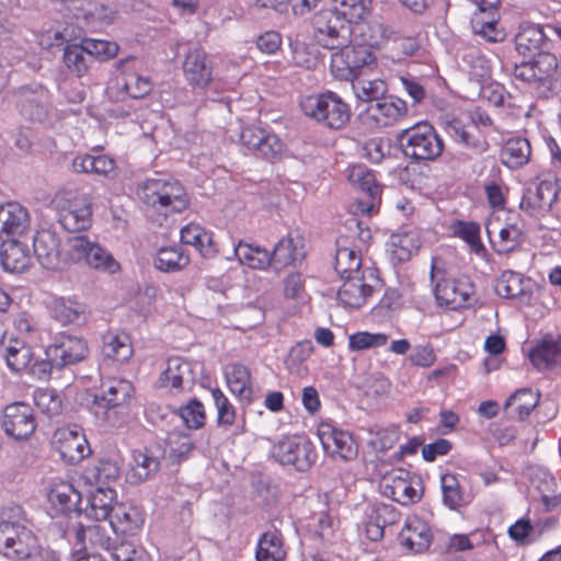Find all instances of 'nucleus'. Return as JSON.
<instances>
[{
    "instance_id": "603ef678",
    "label": "nucleus",
    "mask_w": 561,
    "mask_h": 561,
    "mask_svg": "<svg viewBox=\"0 0 561 561\" xmlns=\"http://www.w3.org/2000/svg\"><path fill=\"white\" fill-rule=\"evenodd\" d=\"M367 443L377 451H385L392 448L399 440V428L394 425L381 427L374 425L367 428Z\"/></svg>"
},
{
    "instance_id": "5fc2aeb1",
    "label": "nucleus",
    "mask_w": 561,
    "mask_h": 561,
    "mask_svg": "<svg viewBox=\"0 0 561 561\" xmlns=\"http://www.w3.org/2000/svg\"><path fill=\"white\" fill-rule=\"evenodd\" d=\"M20 111L26 118L39 123L46 122L49 115V106L44 93L23 96L20 102Z\"/></svg>"
},
{
    "instance_id": "bf43d9fd",
    "label": "nucleus",
    "mask_w": 561,
    "mask_h": 561,
    "mask_svg": "<svg viewBox=\"0 0 561 561\" xmlns=\"http://www.w3.org/2000/svg\"><path fill=\"white\" fill-rule=\"evenodd\" d=\"M313 352V344L311 341L306 340L298 342L294 345L285 360L287 369L295 375H301L306 373L305 362L311 356Z\"/></svg>"
},
{
    "instance_id": "f03ea898",
    "label": "nucleus",
    "mask_w": 561,
    "mask_h": 561,
    "mask_svg": "<svg viewBox=\"0 0 561 561\" xmlns=\"http://www.w3.org/2000/svg\"><path fill=\"white\" fill-rule=\"evenodd\" d=\"M431 282L437 304L449 309L465 307L474 293V286L469 278L449 277L445 261L438 256L432 260Z\"/></svg>"
},
{
    "instance_id": "b1692460",
    "label": "nucleus",
    "mask_w": 561,
    "mask_h": 561,
    "mask_svg": "<svg viewBox=\"0 0 561 561\" xmlns=\"http://www.w3.org/2000/svg\"><path fill=\"white\" fill-rule=\"evenodd\" d=\"M30 228V215L25 207L16 202L0 205V239L21 237Z\"/></svg>"
},
{
    "instance_id": "aec40b11",
    "label": "nucleus",
    "mask_w": 561,
    "mask_h": 561,
    "mask_svg": "<svg viewBox=\"0 0 561 561\" xmlns=\"http://www.w3.org/2000/svg\"><path fill=\"white\" fill-rule=\"evenodd\" d=\"M558 196L557 184L551 180H543L529 186L520 201V208L530 215L547 211L551 208Z\"/></svg>"
},
{
    "instance_id": "09e8293b",
    "label": "nucleus",
    "mask_w": 561,
    "mask_h": 561,
    "mask_svg": "<svg viewBox=\"0 0 561 561\" xmlns=\"http://www.w3.org/2000/svg\"><path fill=\"white\" fill-rule=\"evenodd\" d=\"M396 512L393 508L386 504H379L373 510L375 520H369L366 524V536L373 541H377L383 537L385 527L396 522Z\"/></svg>"
},
{
    "instance_id": "2f4dec72",
    "label": "nucleus",
    "mask_w": 561,
    "mask_h": 561,
    "mask_svg": "<svg viewBox=\"0 0 561 561\" xmlns=\"http://www.w3.org/2000/svg\"><path fill=\"white\" fill-rule=\"evenodd\" d=\"M534 57V64L539 77L538 95L548 98L557 84L559 59L556 55L548 51H539Z\"/></svg>"
},
{
    "instance_id": "79ce46f5",
    "label": "nucleus",
    "mask_w": 561,
    "mask_h": 561,
    "mask_svg": "<svg viewBox=\"0 0 561 561\" xmlns=\"http://www.w3.org/2000/svg\"><path fill=\"white\" fill-rule=\"evenodd\" d=\"M545 42V34L540 26L534 24H523L515 36V47L518 54L523 56H535L541 51Z\"/></svg>"
},
{
    "instance_id": "c85d7f7f",
    "label": "nucleus",
    "mask_w": 561,
    "mask_h": 561,
    "mask_svg": "<svg viewBox=\"0 0 561 561\" xmlns=\"http://www.w3.org/2000/svg\"><path fill=\"white\" fill-rule=\"evenodd\" d=\"M399 540L408 550L422 552L430 547L432 533L424 520L419 517H410L399 534Z\"/></svg>"
},
{
    "instance_id": "423d86ee",
    "label": "nucleus",
    "mask_w": 561,
    "mask_h": 561,
    "mask_svg": "<svg viewBox=\"0 0 561 561\" xmlns=\"http://www.w3.org/2000/svg\"><path fill=\"white\" fill-rule=\"evenodd\" d=\"M403 152L414 160H435L444 150V141L426 122L402 130L399 136Z\"/></svg>"
},
{
    "instance_id": "864d4df0",
    "label": "nucleus",
    "mask_w": 561,
    "mask_h": 561,
    "mask_svg": "<svg viewBox=\"0 0 561 561\" xmlns=\"http://www.w3.org/2000/svg\"><path fill=\"white\" fill-rule=\"evenodd\" d=\"M332 7L350 22L358 23L369 14L371 0H332Z\"/></svg>"
},
{
    "instance_id": "c03bdc74",
    "label": "nucleus",
    "mask_w": 561,
    "mask_h": 561,
    "mask_svg": "<svg viewBox=\"0 0 561 561\" xmlns=\"http://www.w3.org/2000/svg\"><path fill=\"white\" fill-rule=\"evenodd\" d=\"M420 239L414 231L398 232L391 234L388 249L393 260L405 262L417 252Z\"/></svg>"
},
{
    "instance_id": "c9c22d12",
    "label": "nucleus",
    "mask_w": 561,
    "mask_h": 561,
    "mask_svg": "<svg viewBox=\"0 0 561 561\" xmlns=\"http://www.w3.org/2000/svg\"><path fill=\"white\" fill-rule=\"evenodd\" d=\"M445 129L456 142L469 149L473 154H482L489 149V142L483 135L467 128L459 121L447 122Z\"/></svg>"
},
{
    "instance_id": "473e14b6",
    "label": "nucleus",
    "mask_w": 561,
    "mask_h": 561,
    "mask_svg": "<svg viewBox=\"0 0 561 561\" xmlns=\"http://www.w3.org/2000/svg\"><path fill=\"white\" fill-rule=\"evenodd\" d=\"M159 459L147 448L135 449L126 478L130 483L138 484L150 479L159 469Z\"/></svg>"
},
{
    "instance_id": "6e6552de",
    "label": "nucleus",
    "mask_w": 561,
    "mask_h": 561,
    "mask_svg": "<svg viewBox=\"0 0 561 561\" xmlns=\"http://www.w3.org/2000/svg\"><path fill=\"white\" fill-rule=\"evenodd\" d=\"M273 457L282 465H291L305 471L317 460V451L312 443L300 436H286L274 444Z\"/></svg>"
},
{
    "instance_id": "774afa93",
    "label": "nucleus",
    "mask_w": 561,
    "mask_h": 561,
    "mask_svg": "<svg viewBox=\"0 0 561 561\" xmlns=\"http://www.w3.org/2000/svg\"><path fill=\"white\" fill-rule=\"evenodd\" d=\"M116 12L102 3H92L84 12L83 19L88 26L99 28L113 23Z\"/></svg>"
},
{
    "instance_id": "58836bf2",
    "label": "nucleus",
    "mask_w": 561,
    "mask_h": 561,
    "mask_svg": "<svg viewBox=\"0 0 561 561\" xmlns=\"http://www.w3.org/2000/svg\"><path fill=\"white\" fill-rule=\"evenodd\" d=\"M62 64L77 78H83L88 75L91 59L82 41L81 43L67 44L64 47Z\"/></svg>"
},
{
    "instance_id": "8fccbe9b",
    "label": "nucleus",
    "mask_w": 561,
    "mask_h": 561,
    "mask_svg": "<svg viewBox=\"0 0 561 561\" xmlns=\"http://www.w3.org/2000/svg\"><path fill=\"white\" fill-rule=\"evenodd\" d=\"M539 397L530 389H520L512 394L505 403V409L519 420L527 417L538 404Z\"/></svg>"
},
{
    "instance_id": "3c124183",
    "label": "nucleus",
    "mask_w": 561,
    "mask_h": 561,
    "mask_svg": "<svg viewBox=\"0 0 561 561\" xmlns=\"http://www.w3.org/2000/svg\"><path fill=\"white\" fill-rule=\"evenodd\" d=\"M347 179L352 186L365 193L370 199H375L379 194L376 178L366 165L358 164L352 167Z\"/></svg>"
},
{
    "instance_id": "13d9d810",
    "label": "nucleus",
    "mask_w": 561,
    "mask_h": 561,
    "mask_svg": "<svg viewBox=\"0 0 561 561\" xmlns=\"http://www.w3.org/2000/svg\"><path fill=\"white\" fill-rule=\"evenodd\" d=\"M77 538L83 545L88 542L91 547L102 548L105 550L111 549V538L107 530L104 526L99 524L80 526L77 530Z\"/></svg>"
},
{
    "instance_id": "680f3d73",
    "label": "nucleus",
    "mask_w": 561,
    "mask_h": 561,
    "mask_svg": "<svg viewBox=\"0 0 561 561\" xmlns=\"http://www.w3.org/2000/svg\"><path fill=\"white\" fill-rule=\"evenodd\" d=\"M352 89L363 102H378L387 93V84L381 79L353 81Z\"/></svg>"
},
{
    "instance_id": "4468645a",
    "label": "nucleus",
    "mask_w": 561,
    "mask_h": 561,
    "mask_svg": "<svg viewBox=\"0 0 561 561\" xmlns=\"http://www.w3.org/2000/svg\"><path fill=\"white\" fill-rule=\"evenodd\" d=\"M1 426L9 437L15 440L27 439L36 428L32 408L22 402L8 404L2 413Z\"/></svg>"
},
{
    "instance_id": "de8ad7c7",
    "label": "nucleus",
    "mask_w": 561,
    "mask_h": 561,
    "mask_svg": "<svg viewBox=\"0 0 561 561\" xmlns=\"http://www.w3.org/2000/svg\"><path fill=\"white\" fill-rule=\"evenodd\" d=\"M53 317L64 325L79 324L87 318V308L83 304L73 300L58 299L53 305Z\"/></svg>"
},
{
    "instance_id": "6e6d98bb",
    "label": "nucleus",
    "mask_w": 561,
    "mask_h": 561,
    "mask_svg": "<svg viewBox=\"0 0 561 561\" xmlns=\"http://www.w3.org/2000/svg\"><path fill=\"white\" fill-rule=\"evenodd\" d=\"M497 234V239L492 240L494 250L497 253H508L520 244L523 230L517 222H508L499 229Z\"/></svg>"
},
{
    "instance_id": "e2e57ef3",
    "label": "nucleus",
    "mask_w": 561,
    "mask_h": 561,
    "mask_svg": "<svg viewBox=\"0 0 561 561\" xmlns=\"http://www.w3.org/2000/svg\"><path fill=\"white\" fill-rule=\"evenodd\" d=\"M82 42L90 57H94L99 61H108L119 53V45L114 41L83 38Z\"/></svg>"
},
{
    "instance_id": "a878e982",
    "label": "nucleus",
    "mask_w": 561,
    "mask_h": 561,
    "mask_svg": "<svg viewBox=\"0 0 561 561\" xmlns=\"http://www.w3.org/2000/svg\"><path fill=\"white\" fill-rule=\"evenodd\" d=\"M48 501L56 515L80 513L81 493L68 481L53 482L48 492Z\"/></svg>"
},
{
    "instance_id": "393cba45",
    "label": "nucleus",
    "mask_w": 561,
    "mask_h": 561,
    "mask_svg": "<svg viewBox=\"0 0 561 561\" xmlns=\"http://www.w3.org/2000/svg\"><path fill=\"white\" fill-rule=\"evenodd\" d=\"M145 517L142 511L133 504L118 503L110 518V525L117 535L134 536L142 528Z\"/></svg>"
},
{
    "instance_id": "4d7b16f0",
    "label": "nucleus",
    "mask_w": 561,
    "mask_h": 561,
    "mask_svg": "<svg viewBox=\"0 0 561 561\" xmlns=\"http://www.w3.org/2000/svg\"><path fill=\"white\" fill-rule=\"evenodd\" d=\"M444 504L451 510L467 503L459 480L454 473H445L440 479Z\"/></svg>"
},
{
    "instance_id": "6ab92c4d",
    "label": "nucleus",
    "mask_w": 561,
    "mask_h": 561,
    "mask_svg": "<svg viewBox=\"0 0 561 561\" xmlns=\"http://www.w3.org/2000/svg\"><path fill=\"white\" fill-rule=\"evenodd\" d=\"M160 386L173 393L190 391L194 386V374L190 362L182 357H170L159 378Z\"/></svg>"
},
{
    "instance_id": "338daca9",
    "label": "nucleus",
    "mask_w": 561,
    "mask_h": 561,
    "mask_svg": "<svg viewBox=\"0 0 561 561\" xmlns=\"http://www.w3.org/2000/svg\"><path fill=\"white\" fill-rule=\"evenodd\" d=\"M495 289L504 298L519 297L524 293L523 276L513 271H505L497 279Z\"/></svg>"
},
{
    "instance_id": "f3484780",
    "label": "nucleus",
    "mask_w": 561,
    "mask_h": 561,
    "mask_svg": "<svg viewBox=\"0 0 561 561\" xmlns=\"http://www.w3.org/2000/svg\"><path fill=\"white\" fill-rule=\"evenodd\" d=\"M350 22L339 12H335V8L320 11L313 20V24L316 31L319 35L320 41H324L328 38V42L324 44L329 48H335L333 41L343 39L346 41L351 34Z\"/></svg>"
},
{
    "instance_id": "ea45409f",
    "label": "nucleus",
    "mask_w": 561,
    "mask_h": 561,
    "mask_svg": "<svg viewBox=\"0 0 561 561\" xmlns=\"http://www.w3.org/2000/svg\"><path fill=\"white\" fill-rule=\"evenodd\" d=\"M240 264L254 270H265L273 265L272 253L256 244L240 241L234 248Z\"/></svg>"
},
{
    "instance_id": "9d476101",
    "label": "nucleus",
    "mask_w": 561,
    "mask_h": 561,
    "mask_svg": "<svg viewBox=\"0 0 561 561\" xmlns=\"http://www.w3.org/2000/svg\"><path fill=\"white\" fill-rule=\"evenodd\" d=\"M127 59H121L117 62V69L122 72L121 80L117 79L115 87L107 90L110 99L115 102H123L125 98L142 99L147 96L153 88V83L148 76L140 75L127 69Z\"/></svg>"
},
{
    "instance_id": "2eb2a0df",
    "label": "nucleus",
    "mask_w": 561,
    "mask_h": 561,
    "mask_svg": "<svg viewBox=\"0 0 561 561\" xmlns=\"http://www.w3.org/2000/svg\"><path fill=\"white\" fill-rule=\"evenodd\" d=\"M345 280L337 291L339 301L348 308H360L374 293L378 282L371 272L360 275L343 277Z\"/></svg>"
},
{
    "instance_id": "1a4fd4ad",
    "label": "nucleus",
    "mask_w": 561,
    "mask_h": 561,
    "mask_svg": "<svg viewBox=\"0 0 561 561\" xmlns=\"http://www.w3.org/2000/svg\"><path fill=\"white\" fill-rule=\"evenodd\" d=\"M381 493L401 505L416 503L422 497L420 483L411 480L410 473L400 468L387 472L380 481Z\"/></svg>"
},
{
    "instance_id": "f257e3e1",
    "label": "nucleus",
    "mask_w": 561,
    "mask_h": 561,
    "mask_svg": "<svg viewBox=\"0 0 561 561\" xmlns=\"http://www.w3.org/2000/svg\"><path fill=\"white\" fill-rule=\"evenodd\" d=\"M138 198L148 207L162 213H182L190 205L188 195L175 179L158 176L146 179L137 186Z\"/></svg>"
},
{
    "instance_id": "69168bd1",
    "label": "nucleus",
    "mask_w": 561,
    "mask_h": 561,
    "mask_svg": "<svg viewBox=\"0 0 561 561\" xmlns=\"http://www.w3.org/2000/svg\"><path fill=\"white\" fill-rule=\"evenodd\" d=\"M179 415L190 430H199L206 421L204 404L197 399L190 400L179 409Z\"/></svg>"
},
{
    "instance_id": "4be33fe9",
    "label": "nucleus",
    "mask_w": 561,
    "mask_h": 561,
    "mask_svg": "<svg viewBox=\"0 0 561 561\" xmlns=\"http://www.w3.org/2000/svg\"><path fill=\"white\" fill-rule=\"evenodd\" d=\"M272 257L276 268L294 265L306 256L305 239L297 232H288L274 247Z\"/></svg>"
},
{
    "instance_id": "49530a36",
    "label": "nucleus",
    "mask_w": 561,
    "mask_h": 561,
    "mask_svg": "<svg viewBox=\"0 0 561 561\" xmlns=\"http://www.w3.org/2000/svg\"><path fill=\"white\" fill-rule=\"evenodd\" d=\"M72 168L79 173H94L107 176L115 171V162L105 154H82L73 159Z\"/></svg>"
},
{
    "instance_id": "39448f33",
    "label": "nucleus",
    "mask_w": 561,
    "mask_h": 561,
    "mask_svg": "<svg viewBox=\"0 0 561 561\" xmlns=\"http://www.w3.org/2000/svg\"><path fill=\"white\" fill-rule=\"evenodd\" d=\"M301 108L307 116L332 129L344 127L351 117L348 105L331 91L305 98Z\"/></svg>"
},
{
    "instance_id": "ddd939ff",
    "label": "nucleus",
    "mask_w": 561,
    "mask_h": 561,
    "mask_svg": "<svg viewBox=\"0 0 561 561\" xmlns=\"http://www.w3.org/2000/svg\"><path fill=\"white\" fill-rule=\"evenodd\" d=\"M45 353L51 366L62 368L83 360L89 354V346L84 339L65 334L58 336Z\"/></svg>"
},
{
    "instance_id": "9b49d317",
    "label": "nucleus",
    "mask_w": 561,
    "mask_h": 561,
    "mask_svg": "<svg viewBox=\"0 0 561 561\" xmlns=\"http://www.w3.org/2000/svg\"><path fill=\"white\" fill-rule=\"evenodd\" d=\"M51 444L60 458L68 463H78L91 453L84 433L77 426L56 430Z\"/></svg>"
},
{
    "instance_id": "7ed1b4c3",
    "label": "nucleus",
    "mask_w": 561,
    "mask_h": 561,
    "mask_svg": "<svg viewBox=\"0 0 561 561\" xmlns=\"http://www.w3.org/2000/svg\"><path fill=\"white\" fill-rule=\"evenodd\" d=\"M35 534L26 526L24 519L0 520V553L13 561L32 559L39 552Z\"/></svg>"
},
{
    "instance_id": "bb28decb",
    "label": "nucleus",
    "mask_w": 561,
    "mask_h": 561,
    "mask_svg": "<svg viewBox=\"0 0 561 561\" xmlns=\"http://www.w3.org/2000/svg\"><path fill=\"white\" fill-rule=\"evenodd\" d=\"M529 359L538 370L561 365V335H545L529 352Z\"/></svg>"
},
{
    "instance_id": "412c9836",
    "label": "nucleus",
    "mask_w": 561,
    "mask_h": 561,
    "mask_svg": "<svg viewBox=\"0 0 561 561\" xmlns=\"http://www.w3.org/2000/svg\"><path fill=\"white\" fill-rule=\"evenodd\" d=\"M34 254L39 263L48 270L60 268L62 264L69 263V255L61 256L59 240L49 230H42L36 233L33 241Z\"/></svg>"
},
{
    "instance_id": "052dcab7",
    "label": "nucleus",
    "mask_w": 561,
    "mask_h": 561,
    "mask_svg": "<svg viewBox=\"0 0 561 561\" xmlns=\"http://www.w3.org/2000/svg\"><path fill=\"white\" fill-rule=\"evenodd\" d=\"M81 208L68 210L59 217L61 226L68 231H80L90 227L92 221V204L84 206V201H80Z\"/></svg>"
},
{
    "instance_id": "cd10ccee",
    "label": "nucleus",
    "mask_w": 561,
    "mask_h": 561,
    "mask_svg": "<svg viewBox=\"0 0 561 561\" xmlns=\"http://www.w3.org/2000/svg\"><path fill=\"white\" fill-rule=\"evenodd\" d=\"M0 257L3 268L11 273H21L31 266L32 254L27 243L9 239L2 242Z\"/></svg>"
},
{
    "instance_id": "a18cd8bd",
    "label": "nucleus",
    "mask_w": 561,
    "mask_h": 561,
    "mask_svg": "<svg viewBox=\"0 0 561 561\" xmlns=\"http://www.w3.org/2000/svg\"><path fill=\"white\" fill-rule=\"evenodd\" d=\"M190 256L178 245L162 247L154 256V266L161 272L173 273L183 270Z\"/></svg>"
},
{
    "instance_id": "7c9ffc66",
    "label": "nucleus",
    "mask_w": 561,
    "mask_h": 561,
    "mask_svg": "<svg viewBox=\"0 0 561 561\" xmlns=\"http://www.w3.org/2000/svg\"><path fill=\"white\" fill-rule=\"evenodd\" d=\"M116 502V491L111 486H98L90 493L84 515L95 520L111 518Z\"/></svg>"
},
{
    "instance_id": "4c0bfd02",
    "label": "nucleus",
    "mask_w": 561,
    "mask_h": 561,
    "mask_svg": "<svg viewBox=\"0 0 561 561\" xmlns=\"http://www.w3.org/2000/svg\"><path fill=\"white\" fill-rule=\"evenodd\" d=\"M362 257L356 247L346 245L343 238L337 239V249L335 254V271L341 277L365 274L360 272Z\"/></svg>"
},
{
    "instance_id": "20e7f679",
    "label": "nucleus",
    "mask_w": 561,
    "mask_h": 561,
    "mask_svg": "<svg viewBox=\"0 0 561 561\" xmlns=\"http://www.w3.org/2000/svg\"><path fill=\"white\" fill-rule=\"evenodd\" d=\"M377 67V57L363 44L345 45L331 56L330 71L341 81L353 82L359 76Z\"/></svg>"
},
{
    "instance_id": "0eeeda50",
    "label": "nucleus",
    "mask_w": 561,
    "mask_h": 561,
    "mask_svg": "<svg viewBox=\"0 0 561 561\" xmlns=\"http://www.w3.org/2000/svg\"><path fill=\"white\" fill-rule=\"evenodd\" d=\"M65 249L71 262H83L91 268L110 274H116L121 271V264L113 255L87 236L80 234L69 238Z\"/></svg>"
},
{
    "instance_id": "72a5a7b5",
    "label": "nucleus",
    "mask_w": 561,
    "mask_h": 561,
    "mask_svg": "<svg viewBox=\"0 0 561 561\" xmlns=\"http://www.w3.org/2000/svg\"><path fill=\"white\" fill-rule=\"evenodd\" d=\"M102 354L116 363H127L134 354L130 336L125 332H106L102 337Z\"/></svg>"
},
{
    "instance_id": "f704fd0d",
    "label": "nucleus",
    "mask_w": 561,
    "mask_h": 561,
    "mask_svg": "<svg viewBox=\"0 0 561 561\" xmlns=\"http://www.w3.org/2000/svg\"><path fill=\"white\" fill-rule=\"evenodd\" d=\"M229 390L242 401L252 399V381L249 368L242 364H228L224 369Z\"/></svg>"
},
{
    "instance_id": "c756f323",
    "label": "nucleus",
    "mask_w": 561,
    "mask_h": 561,
    "mask_svg": "<svg viewBox=\"0 0 561 561\" xmlns=\"http://www.w3.org/2000/svg\"><path fill=\"white\" fill-rule=\"evenodd\" d=\"M134 386L126 379L112 378L101 386V394L96 398L100 405L105 408L125 407L134 397Z\"/></svg>"
},
{
    "instance_id": "f8f14e48",
    "label": "nucleus",
    "mask_w": 561,
    "mask_h": 561,
    "mask_svg": "<svg viewBox=\"0 0 561 561\" xmlns=\"http://www.w3.org/2000/svg\"><path fill=\"white\" fill-rule=\"evenodd\" d=\"M318 438L325 455L332 459L351 460L357 455L353 436L347 431L330 423H321L317 431Z\"/></svg>"
},
{
    "instance_id": "5701e85b",
    "label": "nucleus",
    "mask_w": 561,
    "mask_h": 561,
    "mask_svg": "<svg viewBox=\"0 0 561 561\" xmlns=\"http://www.w3.org/2000/svg\"><path fill=\"white\" fill-rule=\"evenodd\" d=\"M2 356L12 371L28 369L34 374L37 366H42L43 371L47 370L48 364L39 362L33 348L20 340L10 341L9 345L3 348Z\"/></svg>"
},
{
    "instance_id": "e433bc0d",
    "label": "nucleus",
    "mask_w": 561,
    "mask_h": 561,
    "mask_svg": "<svg viewBox=\"0 0 561 561\" xmlns=\"http://www.w3.org/2000/svg\"><path fill=\"white\" fill-rule=\"evenodd\" d=\"M181 242L194 247L203 256H214L217 249L211 234L198 224H187L181 229Z\"/></svg>"
},
{
    "instance_id": "a211bd4d",
    "label": "nucleus",
    "mask_w": 561,
    "mask_h": 561,
    "mask_svg": "<svg viewBox=\"0 0 561 561\" xmlns=\"http://www.w3.org/2000/svg\"><path fill=\"white\" fill-rule=\"evenodd\" d=\"M186 81L194 89H206L213 81V62L209 55L198 48L191 49L183 61Z\"/></svg>"
},
{
    "instance_id": "37998d69",
    "label": "nucleus",
    "mask_w": 561,
    "mask_h": 561,
    "mask_svg": "<svg viewBox=\"0 0 561 561\" xmlns=\"http://www.w3.org/2000/svg\"><path fill=\"white\" fill-rule=\"evenodd\" d=\"M257 561H285L284 539L278 530L264 533L257 543Z\"/></svg>"
},
{
    "instance_id": "0e129e2a",
    "label": "nucleus",
    "mask_w": 561,
    "mask_h": 561,
    "mask_svg": "<svg viewBox=\"0 0 561 561\" xmlns=\"http://www.w3.org/2000/svg\"><path fill=\"white\" fill-rule=\"evenodd\" d=\"M35 405L48 416L58 415L62 409L59 394L50 388H38L33 394Z\"/></svg>"
},
{
    "instance_id": "dca6fc26",
    "label": "nucleus",
    "mask_w": 561,
    "mask_h": 561,
    "mask_svg": "<svg viewBox=\"0 0 561 561\" xmlns=\"http://www.w3.org/2000/svg\"><path fill=\"white\" fill-rule=\"evenodd\" d=\"M408 114L407 103L399 98H386L370 104L365 113V121L371 128H381L396 124Z\"/></svg>"
},
{
    "instance_id": "a19ab883",
    "label": "nucleus",
    "mask_w": 561,
    "mask_h": 561,
    "mask_svg": "<svg viewBox=\"0 0 561 561\" xmlns=\"http://www.w3.org/2000/svg\"><path fill=\"white\" fill-rule=\"evenodd\" d=\"M531 154L530 144L525 138L508 139L501 150V161L511 169H518L525 165Z\"/></svg>"
}]
</instances>
